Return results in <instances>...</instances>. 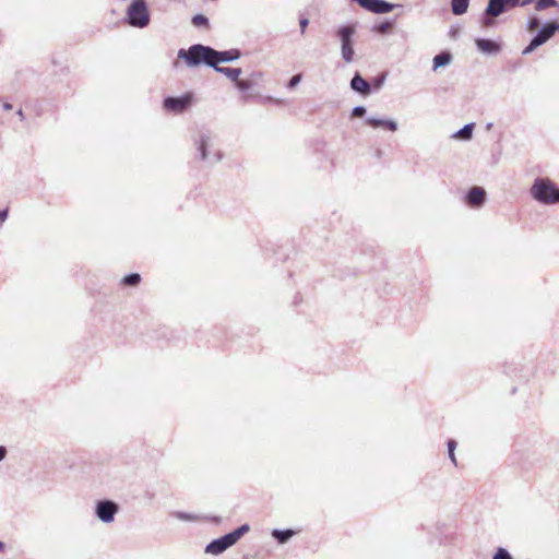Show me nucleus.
Returning a JSON list of instances; mask_svg holds the SVG:
<instances>
[{
  "instance_id": "obj_30",
  "label": "nucleus",
  "mask_w": 559,
  "mask_h": 559,
  "mask_svg": "<svg viewBox=\"0 0 559 559\" xmlns=\"http://www.w3.org/2000/svg\"><path fill=\"white\" fill-rule=\"evenodd\" d=\"M540 25V20L537 16H532L527 21V31L533 32Z\"/></svg>"
},
{
  "instance_id": "obj_31",
  "label": "nucleus",
  "mask_w": 559,
  "mask_h": 559,
  "mask_svg": "<svg viewBox=\"0 0 559 559\" xmlns=\"http://www.w3.org/2000/svg\"><path fill=\"white\" fill-rule=\"evenodd\" d=\"M301 79L302 76L300 73L293 75L287 83V88L292 90L296 87L301 82Z\"/></svg>"
},
{
  "instance_id": "obj_41",
  "label": "nucleus",
  "mask_w": 559,
  "mask_h": 559,
  "mask_svg": "<svg viewBox=\"0 0 559 559\" xmlns=\"http://www.w3.org/2000/svg\"><path fill=\"white\" fill-rule=\"evenodd\" d=\"M2 107H3L4 110H11L12 109V104L3 103Z\"/></svg>"
},
{
  "instance_id": "obj_9",
  "label": "nucleus",
  "mask_w": 559,
  "mask_h": 559,
  "mask_svg": "<svg viewBox=\"0 0 559 559\" xmlns=\"http://www.w3.org/2000/svg\"><path fill=\"white\" fill-rule=\"evenodd\" d=\"M352 1L359 4L365 10H367L371 13H376V14L389 13L394 8L401 7V4L391 3L385 0H352Z\"/></svg>"
},
{
  "instance_id": "obj_27",
  "label": "nucleus",
  "mask_w": 559,
  "mask_h": 559,
  "mask_svg": "<svg viewBox=\"0 0 559 559\" xmlns=\"http://www.w3.org/2000/svg\"><path fill=\"white\" fill-rule=\"evenodd\" d=\"M192 24L197 27H205L209 26V19L203 14H195L192 17Z\"/></svg>"
},
{
  "instance_id": "obj_25",
  "label": "nucleus",
  "mask_w": 559,
  "mask_h": 559,
  "mask_svg": "<svg viewBox=\"0 0 559 559\" xmlns=\"http://www.w3.org/2000/svg\"><path fill=\"white\" fill-rule=\"evenodd\" d=\"M393 27L392 21H384L373 26V31L379 34H385Z\"/></svg>"
},
{
  "instance_id": "obj_23",
  "label": "nucleus",
  "mask_w": 559,
  "mask_h": 559,
  "mask_svg": "<svg viewBox=\"0 0 559 559\" xmlns=\"http://www.w3.org/2000/svg\"><path fill=\"white\" fill-rule=\"evenodd\" d=\"M141 276L139 273H130L122 277L121 283L124 286L135 287L140 284Z\"/></svg>"
},
{
  "instance_id": "obj_24",
  "label": "nucleus",
  "mask_w": 559,
  "mask_h": 559,
  "mask_svg": "<svg viewBox=\"0 0 559 559\" xmlns=\"http://www.w3.org/2000/svg\"><path fill=\"white\" fill-rule=\"evenodd\" d=\"M447 447H448V456L449 459L451 460V462L457 466V462H456V457H455V449L457 447V443L454 439H449L448 442H447Z\"/></svg>"
},
{
  "instance_id": "obj_37",
  "label": "nucleus",
  "mask_w": 559,
  "mask_h": 559,
  "mask_svg": "<svg viewBox=\"0 0 559 559\" xmlns=\"http://www.w3.org/2000/svg\"><path fill=\"white\" fill-rule=\"evenodd\" d=\"M9 210H0V222L3 223L8 218Z\"/></svg>"
},
{
  "instance_id": "obj_20",
  "label": "nucleus",
  "mask_w": 559,
  "mask_h": 559,
  "mask_svg": "<svg viewBox=\"0 0 559 559\" xmlns=\"http://www.w3.org/2000/svg\"><path fill=\"white\" fill-rule=\"evenodd\" d=\"M469 0H451V11L454 15H462L467 12Z\"/></svg>"
},
{
  "instance_id": "obj_40",
  "label": "nucleus",
  "mask_w": 559,
  "mask_h": 559,
  "mask_svg": "<svg viewBox=\"0 0 559 559\" xmlns=\"http://www.w3.org/2000/svg\"><path fill=\"white\" fill-rule=\"evenodd\" d=\"M16 115L19 116L20 120H24V119H25V116H24V112H23V110H22V109H19V110L16 111Z\"/></svg>"
},
{
  "instance_id": "obj_39",
  "label": "nucleus",
  "mask_w": 559,
  "mask_h": 559,
  "mask_svg": "<svg viewBox=\"0 0 559 559\" xmlns=\"http://www.w3.org/2000/svg\"><path fill=\"white\" fill-rule=\"evenodd\" d=\"M490 47H491V53L497 52L499 50V45L492 40H491Z\"/></svg>"
},
{
  "instance_id": "obj_4",
  "label": "nucleus",
  "mask_w": 559,
  "mask_h": 559,
  "mask_svg": "<svg viewBox=\"0 0 559 559\" xmlns=\"http://www.w3.org/2000/svg\"><path fill=\"white\" fill-rule=\"evenodd\" d=\"M126 22L135 28H145L150 25L151 15L145 0H133L126 11Z\"/></svg>"
},
{
  "instance_id": "obj_45",
  "label": "nucleus",
  "mask_w": 559,
  "mask_h": 559,
  "mask_svg": "<svg viewBox=\"0 0 559 559\" xmlns=\"http://www.w3.org/2000/svg\"><path fill=\"white\" fill-rule=\"evenodd\" d=\"M5 547L4 543L0 540V551L3 550Z\"/></svg>"
},
{
  "instance_id": "obj_33",
  "label": "nucleus",
  "mask_w": 559,
  "mask_h": 559,
  "mask_svg": "<svg viewBox=\"0 0 559 559\" xmlns=\"http://www.w3.org/2000/svg\"><path fill=\"white\" fill-rule=\"evenodd\" d=\"M481 19H483V24L485 26H489V2L487 3V5L484 9Z\"/></svg>"
},
{
  "instance_id": "obj_44",
  "label": "nucleus",
  "mask_w": 559,
  "mask_h": 559,
  "mask_svg": "<svg viewBox=\"0 0 559 559\" xmlns=\"http://www.w3.org/2000/svg\"><path fill=\"white\" fill-rule=\"evenodd\" d=\"M450 34H451V36L455 37V36H456V34H457V31H456V29H451V31H450Z\"/></svg>"
},
{
  "instance_id": "obj_22",
  "label": "nucleus",
  "mask_w": 559,
  "mask_h": 559,
  "mask_svg": "<svg viewBox=\"0 0 559 559\" xmlns=\"http://www.w3.org/2000/svg\"><path fill=\"white\" fill-rule=\"evenodd\" d=\"M170 515L179 521L185 522H194L200 519L198 515L185 511H174L170 513Z\"/></svg>"
},
{
  "instance_id": "obj_15",
  "label": "nucleus",
  "mask_w": 559,
  "mask_h": 559,
  "mask_svg": "<svg viewBox=\"0 0 559 559\" xmlns=\"http://www.w3.org/2000/svg\"><path fill=\"white\" fill-rule=\"evenodd\" d=\"M366 122L373 129L382 128L391 132H395L399 128L394 119L367 117Z\"/></svg>"
},
{
  "instance_id": "obj_14",
  "label": "nucleus",
  "mask_w": 559,
  "mask_h": 559,
  "mask_svg": "<svg viewBox=\"0 0 559 559\" xmlns=\"http://www.w3.org/2000/svg\"><path fill=\"white\" fill-rule=\"evenodd\" d=\"M350 88L362 96H368L371 93L370 83L365 80L359 72H356L350 80Z\"/></svg>"
},
{
  "instance_id": "obj_36",
  "label": "nucleus",
  "mask_w": 559,
  "mask_h": 559,
  "mask_svg": "<svg viewBox=\"0 0 559 559\" xmlns=\"http://www.w3.org/2000/svg\"><path fill=\"white\" fill-rule=\"evenodd\" d=\"M222 159H223V153L221 151L214 152L212 163H218Z\"/></svg>"
},
{
  "instance_id": "obj_2",
  "label": "nucleus",
  "mask_w": 559,
  "mask_h": 559,
  "mask_svg": "<svg viewBox=\"0 0 559 559\" xmlns=\"http://www.w3.org/2000/svg\"><path fill=\"white\" fill-rule=\"evenodd\" d=\"M213 53L214 48H212L211 46L194 44L190 46L188 49H179L178 58L182 59L188 67H198L200 64H205L212 68L215 64V62H213Z\"/></svg>"
},
{
  "instance_id": "obj_21",
  "label": "nucleus",
  "mask_w": 559,
  "mask_h": 559,
  "mask_svg": "<svg viewBox=\"0 0 559 559\" xmlns=\"http://www.w3.org/2000/svg\"><path fill=\"white\" fill-rule=\"evenodd\" d=\"M451 55L448 51H443L435 56L432 62H433V70H437L438 68L445 67L450 64L451 62Z\"/></svg>"
},
{
  "instance_id": "obj_6",
  "label": "nucleus",
  "mask_w": 559,
  "mask_h": 559,
  "mask_svg": "<svg viewBox=\"0 0 559 559\" xmlns=\"http://www.w3.org/2000/svg\"><path fill=\"white\" fill-rule=\"evenodd\" d=\"M118 512L119 504L111 499H100L95 502L94 514L105 524L112 523Z\"/></svg>"
},
{
  "instance_id": "obj_32",
  "label": "nucleus",
  "mask_w": 559,
  "mask_h": 559,
  "mask_svg": "<svg viewBox=\"0 0 559 559\" xmlns=\"http://www.w3.org/2000/svg\"><path fill=\"white\" fill-rule=\"evenodd\" d=\"M367 109L362 105H358L352 109V117H362L365 116Z\"/></svg>"
},
{
  "instance_id": "obj_17",
  "label": "nucleus",
  "mask_w": 559,
  "mask_h": 559,
  "mask_svg": "<svg viewBox=\"0 0 559 559\" xmlns=\"http://www.w3.org/2000/svg\"><path fill=\"white\" fill-rule=\"evenodd\" d=\"M474 128V122L466 123L463 128L454 132L451 138L464 142L469 141L473 138Z\"/></svg>"
},
{
  "instance_id": "obj_34",
  "label": "nucleus",
  "mask_w": 559,
  "mask_h": 559,
  "mask_svg": "<svg viewBox=\"0 0 559 559\" xmlns=\"http://www.w3.org/2000/svg\"><path fill=\"white\" fill-rule=\"evenodd\" d=\"M385 78L386 75L385 74H381L380 76H377L374 79V87L377 90L381 88V86L383 85L384 81H385Z\"/></svg>"
},
{
  "instance_id": "obj_35",
  "label": "nucleus",
  "mask_w": 559,
  "mask_h": 559,
  "mask_svg": "<svg viewBox=\"0 0 559 559\" xmlns=\"http://www.w3.org/2000/svg\"><path fill=\"white\" fill-rule=\"evenodd\" d=\"M308 24H309V20L307 17H301L299 20V26H300L301 34H305Z\"/></svg>"
},
{
  "instance_id": "obj_8",
  "label": "nucleus",
  "mask_w": 559,
  "mask_h": 559,
  "mask_svg": "<svg viewBox=\"0 0 559 559\" xmlns=\"http://www.w3.org/2000/svg\"><path fill=\"white\" fill-rule=\"evenodd\" d=\"M192 104V95L190 93L181 96H167L164 98L163 106L166 110L180 114Z\"/></svg>"
},
{
  "instance_id": "obj_43",
  "label": "nucleus",
  "mask_w": 559,
  "mask_h": 559,
  "mask_svg": "<svg viewBox=\"0 0 559 559\" xmlns=\"http://www.w3.org/2000/svg\"><path fill=\"white\" fill-rule=\"evenodd\" d=\"M211 520L215 523H219L221 522V518L219 516H213L211 518Z\"/></svg>"
},
{
  "instance_id": "obj_11",
  "label": "nucleus",
  "mask_w": 559,
  "mask_h": 559,
  "mask_svg": "<svg viewBox=\"0 0 559 559\" xmlns=\"http://www.w3.org/2000/svg\"><path fill=\"white\" fill-rule=\"evenodd\" d=\"M212 144L213 135L210 131L200 132L199 136L194 140V145L202 160H206L209 158L207 150L212 147Z\"/></svg>"
},
{
  "instance_id": "obj_26",
  "label": "nucleus",
  "mask_w": 559,
  "mask_h": 559,
  "mask_svg": "<svg viewBox=\"0 0 559 559\" xmlns=\"http://www.w3.org/2000/svg\"><path fill=\"white\" fill-rule=\"evenodd\" d=\"M557 5H558V3L556 0H538L535 4V10L543 11L550 7H557Z\"/></svg>"
},
{
  "instance_id": "obj_10",
  "label": "nucleus",
  "mask_w": 559,
  "mask_h": 559,
  "mask_svg": "<svg viewBox=\"0 0 559 559\" xmlns=\"http://www.w3.org/2000/svg\"><path fill=\"white\" fill-rule=\"evenodd\" d=\"M464 203L471 209H480L487 201V191L483 187H472L463 198Z\"/></svg>"
},
{
  "instance_id": "obj_7",
  "label": "nucleus",
  "mask_w": 559,
  "mask_h": 559,
  "mask_svg": "<svg viewBox=\"0 0 559 559\" xmlns=\"http://www.w3.org/2000/svg\"><path fill=\"white\" fill-rule=\"evenodd\" d=\"M559 31V23L550 22L542 26L538 33L532 38L528 46L523 49V55L533 52L537 47L549 40Z\"/></svg>"
},
{
  "instance_id": "obj_16",
  "label": "nucleus",
  "mask_w": 559,
  "mask_h": 559,
  "mask_svg": "<svg viewBox=\"0 0 559 559\" xmlns=\"http://www.w3.org/2000/svg\"><path fill=\"white\" fill-rule=\"evenodd\" d=\"M297 534V531L292 528L278 530L274 528L271 532L272 537L281 545L286 544L293 536Z\"/></svg>"
},
{
  "instance_id": "obj_12",
  "label": "nucleus",
  "mask_w": 559,
  "mask_h": 559,
  "mask_svg": "<svg viewBox=\"0 0 559 559\" xmlns=\"http://www.w3.org/2000/svg\"><path fill=\"white\" fill-rule=\"evenodd\" d=\"M240 57L241 52L239 49H229L223 51L214 49L213 62H215V64L213 67L219 66L222 62H231L238 60Z\"/></svg>"
},
{
  "instance_id": "obj_5",
  "label": "nucleus",
  "mask_w": 559,
  "mask_h": 559,
  "mask_svg": "<svg viewBox=\"0 0 559 559\" xmlns=\"http://www.w3.org/2000/svg\"><path fill=\"white\" fill-rule=\"evenodd\" d=\"M356 34L355 24L341 25L335 31V37L341 43V56L346 63H352L355 59L354 35Z\"/></svg>"
},
{
  "instance_id": "obj_42",
  "label": "nucleus",
  "mask_w": 559,
  "mask_h": 559,
  "mask_svg": "<svg viewBox=\"0 0 559 559\" xmlns=\"http://www.w3.org/2000/svg\"><path fill=\"white\" fill-rule=\"evenodd\" d=\"M533 0H520V5H526L528 3H531Z\"/></svg>"
},
{
  "instance_id": "obj_38",
  "label": "nucleus",
  "mask_w": 559,
  "mask_h": 559,
  "mask_svg": "<svg viewBox=\"0 0 559 559\" xmlns=\"http://www.w3.org/2000/svg\"><path fill=\"white\" fill-rule=\"evenodd\" d=\"M7 449L3 445H0V462L5 457Z\"/></svg>"
},
{
  "instance_id": "obj_1",
  "label": "nucleus",
  "mask_w": 559,
  "mask_h": 559,
  "mask_svg": "<svg viewBox=\"0 0 559 559\" xmlns=\"http://www.w3.org/2000/svg\"><path fill=\"white\" fill-rule=\"evenodd\" d=\"M530 195L543 205L559 204V187L549 177L535 178L530 188Z\"/></svg>"
},
{
  "instance_id": "obj_29",
  "label": "nucleus",
  "mask_w": 559,
  "mask_h": 559,
  "mask_svg": "<svg viewBox=\"0 0 559 559\" xmlns=\"http://www.w3.org/2000/svg\"><path fill=\"white\" fill-rule=\"evenodd\" d=\"M476 45L479 51L489 53V38H478L476 39Z\"/></svg>"
},
{
  "instance_id": "obj_18",
  "label": "nucleus",
  "mask_w": 559,
  "mask_h": 559,
  "mask_svg": "<svg viewBox=\"0 0 559 559\" xmlns=\"http://www.w3.org/2000/svg\"><path fill=\"white\" fill-rule=\"evenodd\" d=\"M216 72L224 74L227 76L231 82L236 83L239 79L240 74L242 73V70L240 68H228V67H212Z\"/></svg>"
},
{
  "instance_id": "obj_13",
  "label": "nucleus",
  "mask_w": 559,
  "mask_h": 559,
  "mask_svg": "<svg viewBox=\"0 0 559 559\" xmlns=\"http://www.w3.org/2000/svg\"><path fill=\"white\" fill-rule=\"evenodd\" d=\"M518 5L520 0H491V20Z\"/></svg>"
},
{
  "instance_id": "obj_28",
  "label": "nucleus",
  "mask_w": 559,
  "mask_h": 559,
  "mask_svg": "<svg viewBox=\"0 0 559 559\" xmlns=\"http://www.w3.org/2000/svg\"><path fill=\"white\" fill-rule=\"evenodd\" d=\"M491 559H513V557L506 548L498 547Z\"/></svg>"
},
{
  "instance_id": "obj_3",
  "label": "nucleus",
  "mask_w": 559,
  "mask_h": 559,
  "mask_svg": "<svg viewBox=\"0 0 559 559\" xmlns=\"http://www.w3.org/2000/svg\"><path fill=\"white\" fill-rule=\"evenodd\" d=\"M250 531L249 524H242L233 532H229L218 538L213 539L205 546V554L218 556L226 551L229 547L237 544V542Z\"/></svg>"
},
{
  "instance_id": "obj_19",
  "label": "nucleus",
  "mask_w": 559,
  "mask_h": 559,
  "mask_svg": "<svg viewBox=\"0 0 559 559\" xmlns=\"http://www.w3.org/2000/svg\"><path fill=\"white\" fill-rule=\"evenodd\" d=\"M259 78H261L260 72L252 73L251 79H248V80L238 79L237 82L235 83V85L240 92H247L252 88V86L254 85V80L259 79Z\"/></svg>"
}]
</instances>
